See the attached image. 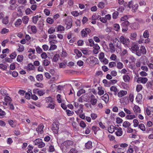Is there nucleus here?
<instances>
[{
	"mask_svg": "<svg viewBox=\"0 0 153 153\" xmlns=\"http://www.w3.org/2000/svg\"><path fill=\"white\" fill-rule=\"evenodd\" d=\"M74 142L71 140H67L62 142L60 146V148L62 150H66L73 146Z\"/></svg>",
	"mask_w": 153,
	"mask_h": 153,
	"instance_id": "obj_1",
	"label": "nucleus"
},
{
	"mask_svg": "<svg viewBox=\"0 0 153 153\" xmlns=\"http://www.w3.org/2000/svg\"><path fill=\"white\" fill-rule=\"evenodd\" d=\"M75 107V112L77 114L82 113L83 112L84 105L82 104H79L77 102H74L73 104Z\"/></svg>",
	"mask_w": 153,
	"mask_h": 153,
	"instance_id": "obj_2",
	"label": "nucleus"
},
{
	"mask_svg": "<svg viewBox=\"0 0 153 153\" xmlns=\"http://www.w3.org/2000/svg\"><path fill=\"white\" fill-rule=\"evenodd\" d=\"M34 144L35 145H37L38 147L42 148L45 146V143L42 142V139L38 138L36 139L33 141Z\"/></svg>",
	"mask_w": 153,
	"mask_h": 153,
	"instance_id": "obj_3",
	"label": "nucleus"
},
{
	"mask_svg": "<svg viewBox=\"0 0 153 153\" xmlns=\"http://www.w3.org/2000/svg\"><path fill=\"white\" fill-rule=\"evenodd\" d=\"M119 40L120 43L123 44L124 46L128 47L130 43V40L128 39L123 36H121L119 38Z\"/></svg>",
	"mask_w": 153,
	"mask_h": 153,
	"instance_id": "obj_4",
	"label": "nucleus"
},
{
	"mask_svg": "<svg viewBox=\"0 0 153 153\" xmlns=\"http://www.w3.org/2000/svg\"><path fill=\"white\" fill-rule=\"evenodd\" d=\"M146 51L145 47L144 46H141L140 47V49L138 50L136 53V55L138 56H140L142 54L144 55L146 53Z\"/></svg>",
	"mask_w": 153,
	"mask_h": 153,
	"instance_id": "obj_5",
	"label": "nucleus"
},
{
	"mask_svg": "<svg viewBox=\"0 0 153 153\" xmlns=\"http://www.w3.org/2000/svg\"><path fill=\"white\" fill-rule=\"evenodd\" d=\"M66 25V29L67 30L71 28L72 26V20L71 18H68L64 20Z\"/></svg>",
	"mask_w": 153,
	"mask_h": 153,
	"instance_id": "obj_6",
	"label": "nucleus"
},
{
	"mask_svg": "<svg viewBox=\"0 0 153 153\" xmlns=\"http://www.w3.org/2000/svg\"><path fill=\"white\" fill-rule=\"evenodd\" d=\"M59 125L58 123H53L52 125V130L55 134H57L59 131Z\"/></svg>",
	"mask_w": 153,
	"mask_h": 153,
	"instance_id": "obj_7",
	"label": "nucleus"
},
{
	"mask_svg": "<svg viewBox=\"0 0 153 153\" xmlns=\"http://www.w3.org/2000/svg\"><path fill=\"white\" fill-rule=\"evenodd\" d=\"M98 59L97 58L94 56H90L87 59L86 61L88 62H89L90 64L93 65H95L97 62Z\"/></svg>",
	"mask_w": 153,
	"mask_h": 153,
	"instance_id": "obj_8",
	"label": "nucleus"
},
{
	"mask_svg": "<svg viewBox=\"0 0 153 153\" xmlns=\"http://www.w3.org/2000/svg\"><path fill=\"white\" fill-rule=\"evenodd\" d=\"M91 32V30L88 28H86L82 29L81 31V35L82 37H85L87 36L88 34Z\"/></svg>",
	"mask_w": 153,
	"mask_h": 153,
	"instance_id": "obj_9",
	"label": "nucleus"
},
{
	"mask_svg": "<svg viewBox=\"0 0 153 153\" xmlns=\"http://www.w3.org/2000/svg\"><path fill=\"white\" fill-rule=\"evenodd\" d=\"M89 98L90 100L91 104L94 106L97 103V100L95 96L93 94H92L89 97Z\"/></svg>",
	"mask_w": 153,
	"mask_h": 153,
	"instance_id": "obj_10",
	"label": "nucleus"
},
{
	"mask_svg": "<svg viewBox=\"0 0 153 153\" xmlns=\"http://www.w3.org/2000/svg\"><path fill=\"white\" fill-rule=\"evenodd\" d=\"M44 126L42 123L40 124L36 128V131L38 133L42 134L44 132L43 129Z\"/></svg>",
	"mask_w": 153,
	"mask_h": 153,
	"instance_id": "obj_11",
	"label": "nucleus"
},
{
	"mask_svg": "<svg viewBox=\"0 0 153 153\" xmlns=\"http://www.w3.org/2000/svg\"><path fill=\"white\" fill-rule=\"evenodd\" d=\"M94 49L93 50V52L95 54H97L99 53L100 48L97 44L96 43L92 47Z\"/></svg>",
	"mask_w": 153,
	"mask_h": 153,
	"instance_id": "obj_12",
	"label": "nucleus"
},
{
	"mask_svg": "<svg viewBox=\"0 0 153 153\" xmlns=\"http://www.w3.org/2000/svg\"><path fill=\"white\" fill-rule=\"evenodd\" d=\"M16 1V0H10V3L11 4L10 7L11 10H14L17 7Z\"/></svg>",
	"mask_w": 153,
	"mask_h": 153,
	"instance_id": "obj_13",
	"label": "nucleus"
},
{
	"mask_svg": "<svg viewBox=\"0 0 153 153\" xmlns=\"http://www.w3.org/2000/svg\"><path fill=\"white\" fill-rule=\"evenodd\" d=\"M113 43L114 46H116L118 49H120V51H121V46L120 44L119 43V41L117 39H115L113 41Z\"/></svg>",
	"mask_w": 153,
	"mask_h": 153,
	"instance_id": "obj_14",
	"label": "nucleus"
},
{
	"mask_svg": "<svg viewBox=\"0 0 153 153\" xmlns=\"http://www.w3.org/2000/svg\"><path fill=\"white\" fill-rule=\"evenodd\" d=\"M148 79L146 77H140L138 78L137 80V82L139 83L140 82L143 84H145L148 81Z\"/></svg>",
	"mask_w": 153,
	"mask_h": 153,
	"instance_id": "obj_15",
	"label": "nucleus"
},
{
	"mask_svg": "<svg viewBox=\"0 0 153 153\" xmlns=\"http://www.w3.org/2000/svg\"><path fill=\"white\" fill-rule=\"evenodd\" d=\"M139 49V47L138 45L136 44H134L132 46L131 48V50L133 53H135L136 54Z\"/></svg>",
	"mask_w": 153,
	"mask_h": 153,
	"instance_id": "obj_16",
	"label": "nucleus"
},
{
	"mask_svg": "<svg viewBox=\"0 0 153 153\" xmlns=\"http://www.w3.org/2000/svg\"><path fill=\"white\" fill-rule=\"evenodd\" d=\"M56 30V31L60 33H62V32L65 30V27L62 25H59L57 27H55Z\"/></svg>",
	"mask_w": 153,
	"mask_h": 153,
	"instance_id": "obj_17",
	"label": "nucleus"
},
{
	"mask_svg": "<svg viewBox=\"0 0 153 153\" xmlns=\"http://www.w3.org/2000/svg\"><path fill=\"white\" fill-rule=\"evenodd\" d=\"M117 95L119 97L121 98L123 96L126 95L127 94V91L125 90H120L117 93Z\"/></svg>",
	"mask_w": 153,
	"mask_h": 153,
	"instance_id": "obj_18",
	"label": "nucleus"
},
{
	"mask_svg": "<svg viewBox=\"0 0 153 153\" xmlns=\"http://www.w3.org/2000/svg\"><path fill=\"white\" fill-rule=\"evenodd\" d=\"M22 20L20 19H18L16 20L14 25L15 27H19L22 25Z\"/></svg>",
	"mask_w": 153,
	"mask_h": 153,
	"instance_id": "obj_19",
	"label": "nucleus"
},
{
	"mask_svg": "<svg viewBox=\"0 0 153 153\" xmlns=\"http://www.w3.org/2000/svg\"><path fill=\"white\" fill-rule=\"evenodd\" d=\"M133 109L135 114H137L138 113H140L141 112L140 108L138 105H135Z\"/></svg>",
	"mask_w": 153,
	"mask_h": 153,
	"instance_id": "obj_20",
	"label": "nucleus"
},
{
	"mask_svg": "<svg viewBox=\"0 0 153 153\" xmlns=\"http://www.w3.org/2000/svg\"><path fill=\"white\" fill-rule=\"evenodd\" d=\"M110 91L113 92L114 94L116 96L118 92V90L116 87L114 86H112L110 88Z\"/></svg>",
	"mask_w": 153,
	"mask_h": 153,
	"instance_id": "obj_21",
	"label": "nucleus"
},
{
	"mask_svg": "<svg viewBox=\"0 0 153 153\" xmlns=\"http://www.w3.org/2000/svg\"><path fill=\"white\" fill-rule=\"evenodd\" d=\"M35 69L34 66L32 64H28L27 66L26 67L25 69L27 71H30L33 70Z\"/></svg>",
	"mask_w": 153,
	"mask_h": 153,
	"instance_id": "obj_22",
	"label": "nucleus"
},
{
	"mask_svg": "<svg viewBox=\"0 0 153 153\" xmlns=\"http://www.w3.org/2000/svg\"><path fill=\"white\" fill-rule=\"evenodd\" d=\"M102 100H104L106 103H107L109 100V96L108 94H105L102 96Z\"/></svg>",
	"mask_w": 153,
	"mask_h": 153,
	"instance_id": "obj_23",
	"label": "nucleus"
},
{
	"mask_svg": "<svg viewBox=\"0 0 153 153\" xmlns=\"http://www.w3.org/2000/svg\"><path fill=\"white\" fill-rule=\"evenodd\" d=\"M116 128H117L114 127L113 125H111L109 126L108 130L110 133H112L114 132L115 129L117 130Z\"/></svg>",
	"mask_w": 153,
	"mask_h": 153,
	"instance_id": "obj_24",
	"label": "nucleus"
},
{
	"mask_svg": "<svg viewBox=\"0 0 153 153\" xmlns=\"http://www.w3.org/2000/svg\"><path fill=\"white\" fill-rule=\"evenodd\" d=\"M86 149H91L92 147V143L91 141H89L86 143L85 145Z\"/></svg>",
	"mask_w": 153,
	"mask_h": 153,
	"instance_id": "obj_25",
	"label": "nucleus"
},
{
	"mask_svg": "<svg viewBox=\"0 0 153 153\" xmlns=\"http://www.w3.org/2000/svg\"><path fill=\"white\" fill-rule=\"evenodd\" d=\"M29 18L28 16H25L23 17L22 18V21L23 24H27L28 23Z\"/></svg>",
	"mask_w": 153,
	"mask_h": 153,
	"instance_id": "obj_26",
	"label": "nucleus"
},
{
	"mask_svg": "<svg viewBox=\"0 0 153 153\" xmlns=\"http://www.w3.org/2000/svg\"><path fill=\"white\" fill-rule=\"evenodd\" d=\"M142 95L140 94H138L137 96L136 100L137 102L140 103L142 101Z\"/></svg>",
	"mask_w": 153,
	"mask_h": 153,
	"instance_id": "obj_27",
	"label": "nucleus"
},
{
	"mask_svg": "<svg viewBox=\"0 0 153 153\" xmlns=\"http://www.w3.org/2000/svg\"><path fill=\"white\" fill-rule=\"evenodd\" d=\"M123 79L126 82H129L131 79L130 77L128 75H125L123 76Z\"/></svg>",
	"mask_w": 153,
	"mask_h": 153,
	"instance_id": "obj_28",
	"label": "nucleus"
},
{
	"mask_svg": "<svg viewBox=\"0 0 153 153\" xmlns=\"http://www.w3.org/2000/svg\"><path fill=\"white\" fill-rule=\"evenodd\" d=\"M149 108H146L145 112L148 116L151 114V111L153 112V107H149Z\"/></svg>",
	"mask_w": 153,
	"mask_h": 153,
	"instance_id": "obj_29",
	"label": "nucleus"
},
{
	"mask_svg": "<svg viewBox=\"0 0 153 153\" xmlns=\"http://www.w3.org/2000/svg\"><path fill=\"white\" fill-rule=\"evenodd\" d=\"M116 129L117 131L115 132L116 134L118 136H121L123 134V131L122 128H117Z\"/></svg>",
	"mask_w": 153,
	"mask_h": 153,
	"instance_id": "obj_30",
	"label": "nucleus"
},
{
	"mask_svg": "<svg viewBox=\"0 0 153 153\" xmlns=\"http://www.w3.org/2000/svg\"><path fill=\"white\" fill-rule=\"evenodd\" d=\"M98 94L99 95H101L104 94V88L102 87L101 86L99 87L98 88Z\"/></svg>",
	"mask_w": 153,
	"mask_h": 153,
	"instance_id": "obj_31",
	"label": "nucleus"
},
{
	"mask_svg": "<svg viewBox=\"0 0 153 153\" xmlns=\"http://www.w3.org/2000/svg\"><path fill=\"white\" fill-rule=\"evenodd\" d=\"M136 118L135 115L132 114H129L126 115V118L127 120H132Z\"/></svg>",
	"mask_w": 153,
	"mask_h": 153,
	"instance_id": "obj_32",
	"label": "nucleus"
},
{
	"mask_svg": "<svg viewBox=\"0 0 153 153\" xmlns=\"http://www.w3.org/2000/svg\"><path fill=\"white\" fill-rule=\"evenodd\" d=\"M109 47L110 51L111 53H114L115 52V48L114 45L112 42H110L109 44Z\"/></svg>",
	"mask_w": 153,
	"mask_h": 153,
	"instance_id": "obj_33",
	"label": "nucleus"
},
{
	"mask_svg": "<svg viewBox=\"0 0 153 153\" xmlns=\"http://www.w3.org/2000/svg\"><path fill=\"white\" fill-rule=\"evenodd\" d=\"M129 23L128 21H126L122 22L121 25L122 27H128Z\"/></svg>",
	"mask_w": 153,
	"mask_h": 153,
	"instance_id": "obj_34",
	"label": "nucleus"
},
{
	"mask_svg": "<svg viewBox=\"0 0 153 153\" xmlns=\"http://www.w3.org/2000/svg\"><path fill=\"white\" fill-rule=\"evenodd\" d=\"M9 22V17L8 16H6L2 19V22L3 24L7 25Z\"/></svg>",
	"mask_w": 153,
	"mask_h": 153,
	"instance_id": "obj_35",
	"label": "nucleus"
},
{
	"mask_svg": "<svg viewBox=\"0 0 153 153\" xmlns=\"http://www.w3.org/2000/svg\"><path fill=\"white\" fill-rule=\"evenodd\" d=\"M55 104L54 102L51 103H49V104L47 106V108H49L51 109H53L54 108L55 106Z\"/></svg>",
	"mask_w": 153,
	"mask_h": 153,
	"instance_id": "obj_36",
	"label": "nucleus"
},
{
	"mask_svg": "<svg viewBox=\"0 0 153 153\" xmlns=\"http://www.w3.org/2000/svg\"><path fill=\"white\" fill-rule=\"evenodd\" d=\"M39 16L38 15H36L33 16L32 18V22L34 24H36L39 19Z\"/></svg>",
	"mask_w": 153,
	"mask_h": 153,
	"instance_id": "obj_37",
	"label": "nucleus"
},
{
	"mask_svg": "<svg viewBox=\"0 0 153 153\" xmlns=\"http://www.w3.org/2000/svg\"><path fill=\"white\" fill-rule=\"evenodd\" d=\"M101 19V16L97 14H94L92 16V20H99Z\"/></svg>",
	"mask_w": 153,
	"mask_h": 153,
	"instance_id": "obj_38",
	"label": "nucleus"
},
{
	"mask_svg": "<svg viewBox=\"0 0 153 153\" xmlns=\"http://www.w3.org/2000/svg\"><path fill=\"white\" fill-rule=\"evenodd\" d=\"M24 57L22 55H18L17 56L16 60L19 62H21L23 60Z\"/></svg>",
	"mask_w": 153,
	"mask_h": 153,
	"instance_id": "obj_39",
	"label": "nucleus"
},
{
	"mask_svg": "<svg viewBox=\"0 0 153 153\" xmlns=\"http://www.w3.org/2000/svg\"><path fill=\"white\" fill-rule=\"evenodd\" d=\"M59 55L58 54H55L52 59V61L53 62H56L59 60Z\"/></svg>",
	"mask_w": 153,
	"mask_h": 153,
	"instance_id": "obj_40",
	"label": "nucleus"
},
{
	"mask_svg": "<svg viewBox=\"0 0 153 153\" xmlns=\"http://www.w3.org/2000/svg\"><path fill=\"white\" fill-rule=\"evenodd\" d=\"M74 52L76 54L77 58L81 57L82 55V53L78 49H75Z\"/></svg>",
	"mask_w": 153,
	"mask_h": 153,
	"instance_id": "obj_41",
	"label": "nucleus"
},
{
	"mask_svg": "<svg viewBox=\"0 0 153 153\" xmlns=\"http://www.w3.org/2000/svg\"><path fill=\"white\" fill-rule=\"evenodd\" d=\"M131 126V123L128 122L127 121H124L123 124V126L125 128H128Z\"/></svg>",
	"mask_w": 153,
	"mask_h": 153,
	"instance_id": "obj_42",
	"label": "nucleus"
},
{
	"mask_svg": "<svg viewBox=\"0 0 153 153\" xmlns=\"http://www.w3.org/2000/svg\"><path fill=\"white\" fill-rule=\"evenodd\" d=\"M150 62L152 63L148 62L147 65L150 69L153 70V58H151Z\"/></svg>",
	"mask_w": 153,
	"mask_h": 153,
	"instance_id": "obj_43",
	"label": "nucleus"
},
{
	"mask_svg": "<svg viewBox=\"0 0 153 153\" xmlns=\"http://www.w3.org/2000/svg\"><path fill=\"white\" fill-rule=\"evenodd\" d=\"M36 78L38 81H41L43 79V76L42 74H38L36 75Z\"/></svg>",
	"mask_w": 153,
	"mask_h": 153,
	"instance_id": "obj_44",
	"label": "nucleus"
},
{
	"mask_svg": "<svg viewBox=\"0 0 153 153\" xmlns=\"http://www.w3.org/2000/svg\"><path fill=\"white\" fill-rule=\"evenodd\" d=\"M45 100L46 102L48 103H50L54 102L53 100V99L51 97H48L45 98Z\"/></svg>",
	"mask_w": 153,
	"mask_h": 153,
	"instance_id": "obj_45",
	"label": "nucleus"
},
{
	"mask_svg": "<svg viewBox=\"0 0 153 153\" xmlns=\"http://www.w3.org/2000/svg\"><path fill=\"white\" fill-rule=\"evenodd\" d=\"M45 93V90H38L37 91V94L39 96H42Z\"/></svg>",
	"mask_w": 153,
	"mask_h": 153,
	"instance_id": "obj_46",
	"label": "nucleus"
},
{
	"mask_svg": "<svg viewBox=\"0 0 153 153\" xmlns=\"http://www.w3.org/2000/svg\"><path fill=\"white\" fill-rule=\"evenodd\" d=\"M5 102L9 104V103H11L12 99L11 98L8 96H6L4 98Z\"/></svg>",
	"mask_w": 153,
	"mask_h": 153,
	"instance_id": "obj_47",
	"label": "nucleus"
},
{
	"mask_svg": "<svg viewBox=\"0 0 153 153\" xmlns=\"http://www.w3.org/2000/svg\"><path fill=\"white\" fill-rule=\"evenodd\" d=\"M102 82L104 84L105 86L109 87L110 85V82H109V81H108L106 79H103L102 81Z\"/></svg>",
	"mask_w": 153,
	"mask_h": 153,
	"instance_id": "obj_48",
	"label": "nucleus"
},
{
	"mask_svg": "<svg viewBox=\"0 0 153 153\" xmlns=\"http://www.w3.org/2000/svg\"><path fill=\"white\" fill-rule=\"evenodd\" d=\"M138 5L137 4H135L133 5L132 7V11L133 12H135L136 11V10L138 9Z\"/></svg>",
	"mask_w": 153,
	"mask_h": 153,
	"instance_id": "obj_49",
	"label": "nucleus"
},
{
	"mask_svg": "<svg viewBox=\"0 0 153 153\" xmlns=\"http://www.w3.org/2000/svg\"><path fill=\"white\" fill-rule=\"evenodd\" d=\"M30 29L32 32L34 33H36L37 31L36 27L35 25H33L31 26Z\"/></svg>",
	"mask_w": 153,
	"mask_h": 153,
	"instance_id": "obj_50",
	"label": "nucleus"
},
{
	"mask_svg": "<svg viewBox=\"0 0 153 153\" xmlns=\"http://www.w3.org/2000/svg\"><path fill=\"white\" fill-rule=\"evenodd\" d=\"M100 129V128L97 126H93L92 127V129L94 131L95 134H96L97 131L99 130Z\"/></svg>",
	"mask_w": 153,
	"mask_h": 153,
	"instance_id": "obj_51",
	"label": "nucleus"
},
{
	"mask_svg": "<svg viewBox=\"0 0 153 153\" xmlns=\"http://www.w3.org/2000/svg\"><path fill=\"white\" fill-rule=\"evenodd\" d=\"M34 86L37 87L43 88L44 87V84L40 82H36L34 84Z\"/></svg>",
	"mask_w": 153,
	"mask_h": 153,
	"instance_id": "obj_52",
	"label": "nucleus"
},
{
	"mask_svg": "<svg viewBox=\"0 0 153 153\" xmlns=\"http://www.w3.org/2000/svg\"><path fill=\"white\" fill-rule=\"evenodd\" d=\"M139 128L142 131H145L146 128L144 125L143 123H140L139 125Z\"/></svg>",
	"mask_w": 153,
	"mask_h": 153,
	"instance_id": "obj_53",
	"label": "nucleus"
},
{
	"mask_svg": "<svg viewBox=\"0 0 153 153\" xmlns=\"http://www.w3.org/2000/svg\"><path fill=\"white\" fill-rule=\"evenodd\" d=\"M55 28L53 27H51L49 28L48 30V33L49 34H51L53 33L55 31Z\"/></svg>",
	"mask_w": 153,
	"mask_h": 153,
	"instance_id": "obj_54",
	"label": "nucleus"
},
{
	"mask_svg": "<svg viewBox=\"0 0 153 153\" xmlns=\"http://www.w3.org/2000/svg\"><path fill=\"white\" fill-rule=\"evenodd\" d=\"M19 48L17 49V51L19 52L23 51L24 50V46L22 45H19Z\"/></svg>",
	"mask_w": 153,
	"mask_h": 153,
	"instance_id": "obj_55",
	"label": "nucleus"
},
{
	"mask_svg": "<svg viewBox=\"0 0 153 153\" xmlns=\"http://www.w3.org/2000/svg\"><path fill=\"white\" fill-rule=\"evenodd\" d=\"M18 2L19 4L25 5L27 3V1L26 0H18Z\"/></svg>",
	"mask_w": 153,
	"mask_h": 153,
	"instance_id": "obj_56",
	"label": "nucleus"
},
{
	"mask_svg": "<svg viewBox=\"0 0 153 153\" xmlns=\"http://www.w3.org/2000/svg\"><path fill=\"white\" fill-rule=\"evenodd\" d=\"M9 31V29L6 28H4L1 31V33L2 34H5L7 33Z\"/></svg>",
	"mask_w": 153,
	"mask_h": 153,
	"instance_id": "obj_57",
	"label": "nucleus"
},
{
	"mask_svg": "<svg viewBox=\"0 0 153 153\" xmlns=\"http://www.w3.org/2000/svg\"><path fill=\"white\" fill-rule=\"evenodd\" d=\"M117 151L118 153H123L125 152V149L124 148H118Z\"/></svg>",
	"mask_w": 153,
	"mask_h": 153,
	"instance_id": "obj_58",
	"label": "nucleus"
},
{
	"mask_svg": "<svg viewBox=\"0 0 153 153\" xmlns=\"http://www.w3.org/2000/svg\"><path fill=\"white\" fill-rule=\"evenodd\" d=\"M97 6L99 8L102 9L105 7V3L102 2H100L98 3Z\"/></svg>",
	"mask_w": 153,
	"mask_h": 153,
	"instance_id": "obj_59",
	"label": "nucleus"
},
{
	"mask_svg": "<svg viewBox=\"0 0 153 153\" xmlns=\"http://www.w3.org/2000/svg\"><path fill=\"white\" fill-rule=\"evenodd\" d=\"M143 37L145 38H148L149 36V34L148 31L146 30L143 33Z\"/></svg>",
	"mask_w": 153,
	"mask_h": 153,
	"instance_id": "obj_60",
	"label": "nucleus"
},
{
	"mask_svg": "<svg viewBox=\"0 0 153 153\" xmlns=\"http://www.w3.org/2000/svg\"><path fill=\"white\" fill-rule=\"evenodd\" d=\"M36 49L37 53L39 54H40L42 52V49L39 46L36 47Z\"/></svg>",
	"mask_w": 153,
	"mask_h": 153,
	"instance_id": "obj_61",
	"label": "nucleus"
},
{
	"mask_svg": "<svg viewBox=\"0 0 153 153\" xmlns=\"http://www.w3.org/2000/svg\"><path fill=\"white\" fill-rule=\"evenodd\" d=\"M16 56V52H14L10 55V57L12 59H14Z\"/></svg>",
	"mask_w": 153,
	"mask_h": 153,
	"instance_id": "obj_62",
	"label": "nucleus"
},
{
	"mask_svg": "<svg viewBox=\"0 0 153 153\" xmlns=\"http://www.w3.org/2000/svg\"><path fill=\"white\" fill-rule=\"evenodd\" d=\"M50 63V62L48 60L45 59L43 62V65L45 66H47L49 65Z\"/></svg>",
	"mask_w": 153,
	"mask_h": 153,
	"instance_id": "obj_63",
	"label": "nucleus"
},
{
	"mask_svg": "<svg viewBox=\"0 0 153 153\" xmlns=\"http://www.w3.org/2000/svg\"><path fill=\"white\" fill-rule=\"evenodd\" d=\"M143 86L141 85H137L136 87V91L137 92L140 91L142 89Z\"/></svg>",
	"mask_w": 153,
	"mask_h": 153,
	"instance_id": "obj_64",
	"label": "nucleus"
}]
</instances>
